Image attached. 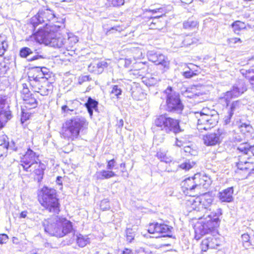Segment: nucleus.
Wrapping results in <instances>:
<instances>
[{"instance_id":"1","label":"nucleus","mask_w":254,"mask_h":254,"mask_svg":"<svg viewBox=\"0 0 254 254\" xmlns=\"http://www.w3.org/2000/svg\"><path fill=\"white\" fill-rule=\"evenodd\" d=\"M47 27L44 29H40L31 37L32 40L37 42L44 44L57 48H63L65 38L59 32L55 30L56 27Z\"/></svg>"},{"instance_id":"2","label":"nucleus","mask_w":254,"mask_h":254,"mask_svg":"<svg viewBox=\"0 0 254 254\" xmlns=\"http://www.w3.org/2000/svg\"><path fill=\"white\" fill-rule=\"evenodd\" d=\"M45 231L57 237H63L72 230L71 222L65 218L56 216L43 222Z\"/></svg>"},{"instance_id":"3","label":"nucleus","mask_w":254,"mask_h":254,"mask_svg":"<svg viewBox=\"0 0 254 254\" xmlns=\"http://www.w3.org/2000/svg\"><path fill=\"white\" fill-rule=\"evenodd\" d=\"M87 123L85 119L81 116L73 117L65 123L63 128L62 135L68 140H73L77 138L81 130L86 128Z\"/></svg>"},{"instance_id":"4","label":"nucleus","mask_w":254,"mask_h":254,"mask_svg":"<svg viewBox=\"0 0 254 254\" xmlns=\"http://www.w3.org/2000/svg\"><path fill=\"white\" fill-rule=\"evenodd\" d=\"M222 214L221 209H217L215 212L208 215L205 220L198 222L195 226V238L200 239V236L208 233L209 231L219 226L220 223L219 217Z\"/></svg>"},{"instance_id":"5","label":"nucleus","mask_w":254,"mask_h":254,"mask_svg":"<svg viewBox=\"0 0 254 254\" xmlns=\"http://www.w3.org/2000/svg\"><path fill=\"white\" fill-rule=\"evenodd\" d=\"M197 119V128L199 130H207L214 127L218 123L219 115L215 110L203 109L200 112H195Z\"/></svg>"},{"instance_id":"6","label":"nucleus","mask_w":254,"mask_h":254,"mask_svg":"<svg viewBox=\"0 0 254 254\" xmlns=\"http://www.w3.org/2000/svg\"><path fill=\"white\" fill-rule=\"evenodd\" d=\"M42 192V195L39 197L41 204L50 212L58 213L60 211V203L56 196V190L44 187Z\"/></svg>"},{"instance_id":"7","label":"nucleus","mask_w":254,"mask_h":254,"mask_svg":"<svg viewBox=\"0 0 254 254\" xmlns=\"http://www.w3.org/2000/svg\"><path fill=\"white\" fill-rule=\"evenodd\" d=\"M154 124L167 133L173 132L176 134L181 131L179 121L170 117L166 114L157 117L154 120Z\"/></svg>"},{"instance_id":"8","label":"nucleus","mask_w":254,"mask_h":254,"mask_svg":"<svg viewBox=\"0 0 254 254\" xmlns=\"http://www.w3.org/2000/svg\"><path fill=\"white\" fill-rule=\"evenodd\" d=\"M212 200L211 195L204 193L200 196L195 198L190 197L187 200L186 204L192 210L203 212L209 209L211 205Z\"/></svg>"},{"instance_id":"9","label":"nucleus","mask_w":254,"mask_h":254,"mask_svg":"<svg viewBox=\"0 0 254 254\" xmlns=\"http://www.w3.org/2000/svg\"><path fill=\"white\" fill-rule=\"evenodd\" d=\"M164 94L166 96L167 110L171 112L181 113L184 109V106L180 99L179 94L173 91L171 87L166 89Z\"/></svg>"},{"instance_id":"10","label":"nucleus","mask_w":254,"mask_h":254,"mask_svg":"<svg viewBox=\"0 0 254 254\" xmlns=\"http://www.w3.org/2000/svg\"><path fill=\"white\" fill-rule=\"evenodd\" d=\"M199 174H195L192 178H189L183 182V187L190 191L200 193L201 188H206L209 185V182L205 180L206 177H200Z\"/></svg>"},{"instance_id":"11","label":"nucleus","mask_w":254,"mask_h":254,"mask_svg":"<svg viewBox=\"0 0 254 254\" xmlns=\"http://www.w3.org/2000/svg\"><path fill=\"white\" fill-rule=\"evenodd\" d=\"M40 161L39 155L30 149H28L20 159L19 168L22 167L26 172H32L35 165Z\"/></svg>"},{"instance_id":"12","label":"nucleus","mask_w":254,"mask_h":254,"mask_svg":"<svg viewBox=\"0 0 254 254\" xmlns=\"http://www.w3.org/2000/svg\"><path fill=\"white\" fill-rule=\"evenodd\" d=\"M40 77L33 76L30 79V84L34 92L39 93L42 96L48 95L51 92L53 86L52 84L46 79Z\"/></svg>"},{"instance_id":"13","label":"nucleus","mask_w":254,"mask_h":254,"mask_svg":"<svg viewBox=\"0 0 254 254\" xmlns=\"http://www.w3.org/2000/svg\"><path fill=\"white\" fill-rule=\"evenodd\" d=\"M247 90V88L245 83L242 81H239L233 86L231 90L223 93L219 98V102L228 105L233 98L239 96Z\"/></svg>"},{"instance_id":"14","label":"nucleus","mask_w":254,"mask_h":254,"mask_svg":"<svg viewBox=\"0 0 254 254\" xmlns=\"http://www.w3.org/2000/svg\"><path fill=\"white\" fill-rule=\"evenodd\" d=\"M236 165L239 170L248 171L249 175L254 174V159L246 155H239Z\"/></svg>"},{"instance_id":"15","label":"nucleus","mask_w":254,"mask_h":254,"mask_svg":"<svg viewBox=\"0 0 254 254\" xmlns=\"http://www.w3.org/2000/svg\"><path fill=\"white\" fill-rule=\"evenodd\" d=\"M226 133V131L223 129L219 128L213 133L204 135L203 137L204 143L207 146H213L219 144Z\"/></svg>"},{"instance_id":"16","label":"nucleus","mask_w":254,"mask_h":254,"mask_svg":"<svg viewBox=\"0 0 254 254\" xmlns=\"http://www.w3.org/2000/svg\"><path fill=\"white\" fill-rule=\"evenodd\" d=\"M172 227L164 223L158 222L149 224L148 232L150 234H162V236H168L171 232Z\"/></svg>"},{"instance_id":"17","label":"nucleus","mask_w":254,"mask_h":254,"mask_svg":"<svg viewBox=\"0 0 254 254\" xmlns=\"http://www.w3.org/2000/svg\"><path fill=\"white\" fill-rule=\"evenodd\" d=\"M55 15L53 13L52 11L47 9L43 13L42 12H39L37 15L33 17L32 18L31 22L33 26L35 27L39 24H42L46 21H50L53 19Z\"/></svg>"},{"instance_id":"18","label":"nucleus","mask_w":254,"mask_h":254,"mask_svg":"<svg viewBox=\"0 0 254 254\" xmlns=\"http://www.w3.org/2000/svg\"><path fill=\"white\" fill-rule=\"evenodd\" d=\"M148 58L150 61L156 64L161 65L166 69H169L170 62L164 55L157 53H149Z\"/></svg>"},{"instance_id":"19","label":"nucleus","mask_w":254,"mask_h":254,"mask_svg":"<svg viewBox=\"0 0 254 254\" xmlns=\"http://www.w3.org/2000/svg\"><path fill=\"white\" fill-rule=\"evenodd\" d=\"M220 241L213 236H210L202 241L201 249L202 251L206 252L208 249H216L220 246Z\"/></svg>"},{"instance_id":"20","label":"nucleus","mask_w":254,"mask_h":254,"mask_svg":"<svg viewBox=\"0 0 254 254\" xmlns=\"http://www.w3.org/2000/svg\"><path fill=\"white\" fill-rule=\"evenodd\" d=\"M233 188L230 187L220 191L218 193V197L222 202H230L233 200Z\"/></svg>"},{"instance_id":"21","label":"nucleus","mask_w":254,"mask_h":254,"mask_svg":"<svg viewBox=\"0 0 254 254\" xmlns=\"http://www.w3.org/2000/svg\"><path fill=\"white\" fill-rule=\"evenodd\" d=\"M229 103H228V105L225 103L220 104L225 107V109L227 111L232 113L233 115H234L235 112H238L243 106L240 100L234 101L230 105Z\"/></svg>"},{"instance_id":"22","label":"nucleus","mask_w":254,"mask_h":254,"mask_svg":"<svg viewBox=\"0 0 254 254\" xmlns=\"http://www.w3.org/2000/svg\"><path fill=\"white\" fill-rule=\"evenodd\" d=\"M107 66V63L105 62H98L91 64L88 66L89 70H92L97 74L101 73L105 67Z\"/></svg>"},{"instance_id":"23","label":"nucleus","mask_w":254,"mask_h":254,"mask_svg":"<svg viewBox=\"0 0 254 254\" xmlns=\"http://www.w3.org/2000/svg\"><path fill=\"white\" fill-rule=\"evenodd\" d=\"M8 139V138L5 134L2 132L0 133V151L2 152L0 156H2L3 153L6 152L9 143Z\"/></svg>"},{"instance_id":"24","label":"nucleus","mask_w":254,"mask_h":254,"mask_svg":"<svg viewBox=\"0 0 254 254\" xmlns=\"http://www.w3.org/2000/svg\"><path fill=\"white\" fill-rule=\"evenodd\" d=\"M115 172L111 170H102L97 172L96 174V178L98 180L108 179L109 178L116 176Z\"/></svg>"},{"instance_id":"25","label":"nucleus","mask_w":254,"mask_h":254,"mask_svg":"<svg viewBox=\"0 0 254 254\" xmlns=\"http://www.w3.org/2000/svg\"><path fill=\"white\" fill-rule=\"evenodd\" d=\"M12 117L11 112L9 110L0 111V129L3 127L5 124Z\"/></svg>"},{"instance_id":"26","label":"nucleus","mask_w":254,"mask_h":254,"mask_svg":"<svg viewBox=\"0 0 254 254\" xmlns=\"http://www.w3.org/2000/svg\"><path fill=\"white\" fill-rule=\"evenodd\" d=\"M78 41L77 37L74 35L69 36L67 39L65 38L64 49H66L67 51L71 50L72 48Z\"/></svg>"},{"instance_id":"27","label":"nucleus","mask_w":254,"mask_h":254,"mask_svg":"<svg viewBox=\"0 0 254 254\" xmlns=\"http://www.w3.org/2000/svg\"><path fill=\"white\" fill-rule=\"evenodd\" d=\"M45 168V165L41 163L40 161L35 165L34 168L32 170V172H33L35 175L38 176V177L37 179L38 181L41 180L43 178Z\"/></svg>"},{"instance_id":"28","label":"nucleus","mask_w":254,"mask_h":254,"mask_svg":"<svg viewBox=\"0 0 254 254\" xmlns=\"http://www.w3.org/2000/svg\"><path fill=\"white\" fill-rule=\"evenodd\" d=\"M252 59L254 60V56ZM241 72L243 76L249 80L254 91V68L248 70L243 69Z\"/></svg>"},{"instance_id":"29","label":"nucleus","mask_w":254,"mask_h":254,"mask_svg":"<svg viewBox=\"0 0 254 254\" xmlns=\"http://www.w3.org/2000/svg\"><path fill=\"white\" fill-rule=\"evenodd\" d=\"M25 107L27 109L35 108L37 105L36 99L32 95L30 96H24Z\"/></svg>"},{"instance_id":"30","label":"nucleus","mask_w":254,"mask_h":254,"mask_svg":"<svg viewBox=\"0 0 254 254\" xmlns=\"http://www.w3.org/2000/svg\"><path fill=\"white\" fill-rule=\"evenodd\" d=\"M98 102L92 99L91 97L88 98L87 102L85 103V106L88 110V112L90 117L93 115V110H96L97 108Z\"/></svg>"},{"instance_id":"31","label":"nucleus","mask_w":254,"mask_h":254,"mask_svg":"<svg viewBox=\"0 0 254 254\" xmlns=\"http://www.w3.org/2000/svg\"><path fill=\"white\" fill-rule=\"evenodd\" d=\"M23 144L24 142H21L19 139H17L9 143L8 147L15 151H18L23 147Z\"/></svg>"},{"instance_id":"32","label":"nucleus","mask_w":254,"mask_h":254,"mask_svg":"<svg viewBox=\"0 0 254 254\" xmlns=\"http://www.w3.org/2000/svg\"><path fill=\"white\" fill-rule=\"evenodd\" d=\"M237 149L242 152L241 155H246L248 156L249 153L250 152L251 145L248 143L241 144Z\"/></svg>"},{"instance_id":"33","label":"nucleus","mask_w":254,"mask_h":254,"mask_svg":"<svg viewBox=\"0 0 254 254\" xmlns=\"http://www.w3.org/2000/svg\"><path fill=\"white\" fill-rule=\"evenodd\" d=\"M76 242L78 245L80 247H85L89 243V240L88 238L84 237L81 234L76 236Z\"/></svg>"},{"instance_id":"34","label":"nucleus","mask_w":254,"mask_h":254,"mask_svg":"<svg viewBox=\"0 0 254 254\" xmlns=\"http://www.w3.org/2000/svg\"><path fill=\"white\" fill-rule=\"evenodd\" d=\"M239 127L244 133L250 132L253 129L252 127L249 123H242L240 122L239 124Z\"/></svg>"},{"instance_id":"35","label":"nucleus","mask_w":254,"mask_h":254,"mask_svg":"<svg viewBox=\"0 0 254 254\" xmlns=\"http://www.w3.org/2000/svg\"><path fill=\"white\" fill-rule=\"evenodd\" d=\"M7 47L8 44L5 38L0 36V57H1L4 54Z\"/></svg>"},{"instance_id":"36","label":"nucleus","mask_w":254,"mask_h":254,"mask_svg":"<svg viewBox=\"0 0 254 254\" xmlns=\"http://www.w3.org/2000/svg\"><path fill=\"white\" fill-rule=\"evenodd\" d=\"M232 28L235 33H238L241 29L245 28V24L240 21H236L232 24Z\"/></svg>"},{"instance_id":"37","label":"nucleus","mask_w":254,"mask_h":254,"mask_svg":"<svg viewBox=\"0 0 254 254\" xmlns=\"http://www.w3.org/2000/svg\"><path fill=\"white\" fill-rule=\"evenodd\" d=\"M49 72V69L45 67H43L41 68L40 71L38 72V74L36 76L40 77V80L42 78H45L48 80V78L50 77V75L48 74Z\"/></svg>"},{"instance_id":"38","label":"nucleus","mask_w":254,"mask_h":254,"mask_svg":"<svg viewBox=\"0 0 254 254\" xmlns=\"http://www.w3.org/2000/svg\"><path fill=\"white\" fill-rule=\"evenodd\" d=\"M132 97L136 100H141L143 97V94L140 88H136L132 91L131 92Z\"/></svg>"},{"instance_id":"39","label":"nucleus","mask_w":254,"mask_h":254,"mask_svg":"<svg viewBox=\"0 0 254 254\" xmlns=\"http://www.w3.org/2000/svg\"><path fill=\"white\" fill-rule=\"evenodd\" d=\"M194 165L195 163L193 161L189 160L180 165L179 166L181 169L187 171L192 168Z\"/></svg>"},{"instance_id":"40","label":"nucleus","mask_w":254,"mask_h":254,"mask_svg":"<svg viewBox=\"0 0 254 254\" xmlns=\"http://www.w3.org/2000/svg\"><path fill=\"white\" fill-rule=\"evenodd\" d=\"M32 53L33 52L31 49L28 47H23L20 50L19 56L21 58H26Z\"/></svg>"},{"instance_id":"41","label":"nucleus","mask_w":254,"mask_h":254,"mask_svg":"<svg viewBox=\"0 0 254 254\" xmlns=\"http://www.w3.org/2000/svg\"><path fill=\"white\" fill-rule=\"evenodd\" d=\"M161 80L160 76L153 74L151 77L148 78V84L149 85H154Z\"/></svg>"},{"instance_id":"42","label":"nucleus","mask_w":254,"mask_h":254,"mask_svg":"<svg viewBox=\"0 0 254 254\" xmlns=\"http://www.w3.org/2000/svg\"><path fill=\"white\" fill-rule=\"evenodd\" d=\"M197 25L196 21H193L191 19H189L188 21L184 23V27L186 29H190L195 27Z\"/></svg>"},{"instance_id":"43","label":"nucleus","mask_w":254,"mask_h":254,"mask_svg":"<svg viewBox=\"0 0 254 254\" xmlns=\"http://www.w3.org/2000/svg\"><path fill=\"white\" fill-rule=\"evenodd\" d=\"M122 92V89L119 88L118 85H113L111 91V94L115 95L117 98H118L119 97V95H121Z\"/></svg>"},{"instance_id":"44","label":"nucleus","mask_w":254,"mask_h":254,"mask_svg":"<svg viewBox=\"0 0 254 254\" xmlns=\"http://www.w3.org/2000/svg\"><path fill=\"white\" fill-rule=\"evenodd\" d=\"M22 89L21 91V93L22 99H24V96H30L32 95L26 84H22Z\"/></svg>"},{"instance_id":"45","label":"nucleus","mask_w":254,"mask_h":254,"mask_svg":"<svg viewBox=\"0 0 254 254\" xmlns=\"http://www.w3.org/2000/svg\"><path fill=\"white\" fill-rule=\"evenodd\" d=\"M145 72V70L144 68H141L139 70L134 69L132 70V74L137 77H143Z\"/></svg>"},{"instance_id":"46","label":"nucleus","mask_w":254,"mask_h":254,"mask_svg":"<svg viewBox=\"0 0 254 254\" xmlns=\"http://www.w3.org/2000/svg\"><path fill=\"white\" fill-rule=\"evenodd\" d=\"M101 209L103 210H106L110 208L109 202L107 199H104L101 201L100 204Z\"/></svg>"},{"instance_id":"47","label":"nucleus","mask_w":254,"mask_h":254,"mask_svg":"<svg viewBox=\"0 0 254 254\" xmlns=\"http://www.w3.org/2000/svg\"><path fill=\"white\" fill-rule=\"evenodd\" d=\"M109 1L113 6H119L124 4L125 0H109Z\"/></svg>"},{"instance_id":"48","label":"nucleus","mask_w":254,"mask_h":254,"mask_svg":"<svg viewBox=\"0 0 254 254\" xmlns=\"http://www.w3.org/2000/svg\"><path fill=\"white\" fill-rule=\"evenodd\" d=\"M189 69V70H186L183 72H182V75L185 77V78H191L193 77L194 75H196V73H195L193 71H191L190 69V67H188Z\"/></svg>"},{"instance_id":"49","label":"nucleus","mask_w":254,"mask_h":254,"mask_svg":"<svg viewBox=\"0 0 254 254\" xmlns=\"http://www.w3.org/2000/svg\"><path fill=\"white\" fill-rule=\"evenodd\" d=\"M126 233H127V240L129 242H131L132 241V240L134 239V233L132 232L131 229H127V230Z\"/></svg>"},{"instance_id":"50","label":"nucleus","mask_w":254,"mask_h":254,"mask_svg":"<svg viewBox=\"0 0 254 254\" xmlns=\"http://www.w3.org/2000/svg\"><path fill=\"white\" fill-rule=\"evenodd\" d=\"M233 114L227 111V115L224 118V123L225 125H228L231 123V118Z\"/></svg>"},{"instance_id":"51","label":"nucleus","mask_w":254,"mask_h":254,"mask_svg":"<svg viewBox=\"0 0 254 254\" xmlns=\"http://www.w3.org/2000/svg\"><path fill=\"white\" fill-rule=\"evenodd\" d=\"M116 162L114 159H111L107 162V169L111 170L116 166Z\"/></svg>"},{"instance_id":"52","label":"nucleus","mask_w":254,"mask_h":254,"mask_svg":"<svg viewBox=\"0 0 254 254\" xmlns=\"http://www.w3.org/2000/svg\"><path fill=\"white\" fill-rule=\"evenodd\" d=\"M35 51H37V50H36ZM36 54H37V55H36L35 56H33L32 58L30 59L29 60V61H33L39 60L40 59H43L46 58L45 57L46 56L45 55H44L43 54H41V53H39V52H36Z\"/></svg>"},{"instance_id":"53","label":"nucleus","mask_w":254,"mask_h":254,"mask_svg":"<svg viewBox=\"0 0 254 254\" xmlns=\"http://www.w3.org/2000/svg\"><path fill=\"white\" fill-rule=\"evenodd\" d=\"M228 43L230 45L235 44L238 42L241 43V40L239 38H231L228 40Z\"/></svg>"},{"instance_id":"54","label":"nucleus","mask_w":254,"mask_h":254,"mask_svg":"<svg viewBox=\"0 0 254 254\" xmlns=\"http://www.w3.org/2000/svg\"><path fill=\"white\" fill-rule=\"evenodd\" d=\"M8 239L7 235L2 234L0 235V244H3L6 243Z\"/></svg>"},{"instance_id":"55","label":"nucleus","mask_w":254,"mask_h":254,"mask_svg":"<svg viewBox=\"0 0 254 254\" xmlns=\"http://www.w3.org/2000/svg\"><path fill=\"white\" fill-rule=\"evenodd\" d=\"M5 100L0 96V111L2 110H7V107L5 108Z\"/></svg>"},{"instance_id":"56","label":"nucleus","mask_w":254,"mask_h":254,"mask_svg":"<svg viewBox=\"0 0 254 254\" xmlns=\"http://www.w3.org/2000/svg\"><path fill=\"white\" fill-rule=\"evenodd\" d=\"M242 240L243 242L247 244L249 243L250 236L248 234H244L241 236Z\"/></svg>"},{"instance_id":"57","label":"nucleus","mask_w":254,"mask_h":254,"mask_svg":"<svg viewBox=\"0 0 254 254\" xmlns=\"http://www.w3.org/2000/svg\"><path fill=\"white\" fill-rule=\"evenodd\" d=\"M137 254H152V253L149 251H144L142 248H139L136 250Z\"/></svg>"},{"instance_id":"58","label":"nucleus","mask_w":254,"mask_h":254,"mask_svg":"<svg viewBox=\"0 0 254 254\" xmlns=\"http://www.w3.org/2000/svg\"><path fill=\"white\" fill-rule=\"evenodd\" d=\"M157 157L161 161L163 159L165 158V156H166V153L164 152H158L156 154Z\"/></svg>"},{"instance_id":"59","label":"nucleus","mask_w":254,"mask_h":254,"mask_svg":"<svg viewBox=\"0 0 254 254\" xmlns=\"http://www.w3.org/2000/svg\"><path fill=\"white\" fill-rule=\"evenodd\" d=\"M118 254H133V253L131 250L125 249L123 251H119Z\"/></svg>"},{"instance_id":"60","label":"nucleus","mask_w":254,"mask_h":254,"mask_svg":"<svg viewBox=\"0 0 254 254\" xmlns=\"http://www.w3.org/2000/svg\"><path fill=\"white\" fill-rule=\"evenodd\" d=\"M172 159L170 156H166L165 158L163 159L161 161L164 162L166 163H170L172 162Z\"/></svg>"},{"instance_id":"61","label":"nucleus","mask_w":254,"mask_h":254,"mask_svg":"<svg viewBox=\"0 0 254 254\" xmlns=\"http://www.w3.org/2000/svg\"><path fill=\"white\" fill-rule=\"evenodd\" d=\"M131 60L130 59H126L125 60V66L126 67H128L131 64Z\"/></svg>"},{"instance_id":"62","label":"nucleus","mask_w":254,"mask_h":254,"mask_svg":"<svg viewBox=\"0 0 254 254\" xmlns=\"http://www.w3.org/2000/svg\"><path fill=\"white\" fill-rule=\"evenodd\" d=\"M62 112L64 113H66L68 111H73V109H70L66 105H64L62 107Z\"/></svg>"},{"instance_id":"63","label":"nucleus","mask_w":254,"mask_h":254,"mask_svg":"<svg viewBox=\"0 0 254 254\" xmlns=\"http://www.w3.org/2000/svg\"><path fill=\"white\" fill-rule=\"evenodd\" d=\"M28 212L27 211H22L19 215V218H25L27 216Z\"/></svg>"},{"instance_id":"64","label":"nucleus","mask_w":254,"mask_h":254,"mask_svg":"<svg viewBox=\"0 0 254 254\" xmlns=\"http://www.w3.org/2000/svg\"><path fill=\"white\" fill-rule=\"evenodd\" d=\"M163 15V14L160 15H158L155 16L153 18L152 21L151 22V24H155L158 21V19L161 17Z\"/></svg>"}]
</instances>
